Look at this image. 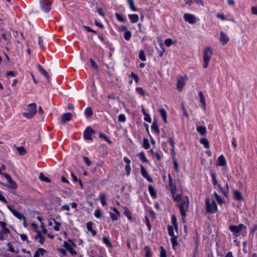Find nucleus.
<instances>
[{
	"label": "nucleus",
	"mask_w": 257,
	"mask_h": 257,
	"mask_svg": "<svg viewBox=\"0 0 257 257\" xmlns=\"http://www.w3.org/2000/svg\"><path fill=\"white\" fill-rule=\"evenodd\" d=\"M169 177V186L170 189V191L172 194H175L176 192V187L174 183L173 182V180L170 174L168 175Z\"/></svg>",
	"instance_id": "9d476101"
},
{
	"label": "nucleus",
	"mask_w": 257,
	"mask_h": 257,
	"mask_svg": "<svg viewBox=\"0 0 257 257\" xmlns=\"http://www.w3.org/2000/svg\"><path fill=\"white\" fill-rule=\"evenodd\" d=\"M16 75H17V73L13 71H8L7 73V75L8 76H13V77H15L16 76Z\"/></svg>",
	"instance_id": "338daca9"
},
{
	"label": "nucleus",
	"mask_w": 257,
	"mask_h": 257,
	"mask_svg": "<svg viewBox=\"0 0 257 257\" xmlns=\"http://www.w3.org/2000/svg\"><path fill=\"white\" fill-rule=\"evenodd\" d=\"M145 251V257H152L153 255L152 251L149 246H145L144 247Z\"/></svg>",
	"instance_id": "a878e982"
},
{
	"label": "nucleus",
	"mask_w": 257,
	"mask_h": 257,
	"mask_svg": "<svg viewBox=\"0 0 257 257\" xmlns=\"http://www.w3.org/2000/svg\"><path fill=\"white\" fill-rule=\"evenodd\" d=\"M150 145L149 142V140L147 138L143 139V147L146 149L148 150L150 148Z\"/></svg>",
	"instance_id": "ea45409f"
},
{
	"label": "nucleus",
	"mask_w": 257,
	"mask_h": 257,
	"mask_svg": "<svg viewBox=\"0 0 257 257\" xmlns=\"http://www.w3.org/2000/svg\"><path fill=\"white\" fill-rule=\"evenodd\" d=\"M115 17L117 20L119 22H124L126 21V18H124L122 14L116 13Z\"/></svg>",
	"instance_id": "4c0bfd02"
},
{
	"label": "nucleus",
	"mask_w": 257,
	"mask_h": 257,
	"mask_svg": "<svg viewBox=\"0 0 257 257\" xmlns=\"http://www.w3.org/2000/svg\"><path fill=\"white\" fill-rule=\"evenodd\" d=\"M128 4L131 10H132L134 12L138 11V9L135 6L133 0H128Z\"/></svg>",
	"instance_id": "e433bc0d"
},
{
	"label": "nucleus",
	"mask_w": 257,
	"mask_h": 257,
	"mask_svg": "<svg viewBox=\"0 0 257 257\" xmlns=\"http://www.w3.org/2000/svg\"><path fill=\"white\" fill-rule=\"evenodd\" d=\"M199 96L200 97V101L203 105V108L205 109L206 107L205 99L202 91H199Z\"/></svg>",
	"instance_id": "b1692460"
},
{
	"label": "nucleus",
	"mask_w": 257,
	"mask_h": 257,
	"mask_svg": "<svg viewBox=\"0 0 257 257\" xmlns=\"http://www.w3.org/2000/svg\"><path fill=\"white\" fill-rule=\"evenodd\" d=\"M16 149L21 156L24 155L27 152L26 150L23 147H18Z\"/></svg>",
	"instance_id": "58836bf2"
},
{
	"label": "nucleus",
	"mask_w": 257,
	"mask_h": 257,
	"mask_svg": "<svg viewBox=\"0 0 257 257\" xmlns=\"http://www.w3.org/2000/svg\"><path fill=\"white\" fill-rule=\"evenodd\" d=\"M213 194H214V196L215 199H216V201L217 202V203L219 205L222 204L223 202L222 197L221 196H220L219 195H218V194L216 192H214Z\"/></svg>",
	"instance_id": "f704fd0d"
},
{
	"label": "nucleus",
	"mask_w": 257,
	"mask_h": 257,
	"mask_svg": "<svg viewBox=\"0 0 257 257\" xmlns=\"http://www.w3.org/2000/svg\"><path fill=\"white\" fill-rule=\"evenodd\" d=\"M164 44L166 46L169 47L173 44V41L171 38H168L165 40Z\"/></svg>",
	"instance_id": "864d4df0"
},
{
	"label": "nucleus",
	"mask_w": 257,
	"mask_h": 257,
	"mask_svg": "<svg viewBox=\"0 0 257 257\" xmlns=\"http://www.w3.org/2000/svg\"><path fill=\"white\" fill-rule=\"evenodd\" d=\"M39 178L41 181H43L48 183L51 182V180L48 177L45 176L43 173H40Z\"/></svg>",
	"instance_id": "c9c22d12"
},
{
	"label": "nucleus",
	"mask_w": 257,
	"mask_h": 257,
	"mask_svg": "<svg viewBox=\"0 0 257 257\" xmlns=\"http://www.w3.org/2000/svg\"><path fill=\"white\" fill-rule=\"evenodd\" d=\"M131 76L134 78L135 81L136 82H138L139 81V76H138V75H137L136 74H135V73L134 72H132L131 73Z\"/></svg>",
	"instance_id": "680f3d73"
},
{
	"label": "nucleus",
	"mask_w": 257,
	"mask_h": 257,
	"mask_svg": "<svg viewBox=\"0 0 257 257\" xmlns=\"http://www.w3.org/2000/svg\"><path fill=\"white\" fill-rule=\"evenodd\" d=\"M124 38L125 40L128 41L131 39L132 37V33L130 31H126L123 35Z\"/></svg>",
	"instance_id": "a19ab883"
},
{
	"label": "nucleus",
	"mask_w": 257,
	"mask_h": 257,
	"mask_svg": "<svg viewBox=\"0 0 257 257\" xmlns=\"http://www.w3.org/2000/svg\"><path fill=\"white\" fill-rule=\"evenodd\" d=\"M159 112L160 113V114L162 116L163 121L165 123H167V112L166 111L164 108L159 109L158 110Z\"/></svg>",
	"instance_id": "a211bd4d"
},
{
	"label": "nucleus",
	"mask_w": 257,
	"mask_h": 257,
	"mask_svg": "<svg viewBox=\"0 0 257 257\" xmlns=\"http://www.w3.org/2000/svg\"><path fill=\"white\" fill-rule=\"evenodd\" d=\"M152 130H154L157 134H160V131L156 120H154L151 125Z\"/></svg>",
	"instance_id": "c85d7f7f"
},
{
	"label": "nucleus",
	"mask_w": 257,
	"mask_h": 257,
	"mask_svg": "<svg viewBox=\"0 0 257 257\" xmlns=\"http://www.w3.org/2000/svg\"><path fill=\"white\" fill-rule=\"evenodd\" d=\"M102 241L108 247L111 248L112 247V244L111 242L109 240L108 237H104L102 238Z\"/></svg>",
	"instance_id": "7c9ffc66"
},
{
	"label": "nucleus",
	"mask_w": 257,
	"mask_h": 257,
	"mask_svg": "<svg viewBox=\"0 0 257 257\" xmlns=\"http://www.w3.org/2000/svg\"><path fill=\"white\" fill-rule=\"evenodd\" d=\"M200 143L204 146L205 148L209 149L210 148V143L207 139L202 138L200 139Z\"/></svg>",
	"instance_id": "4be33fe9"
},
{
	"label": "nucleus",
	"mask_w": 257,
	"mask_h": 257,
	"mask_svg": "<svg viewBox=\"0 0 257 257\" xmlns=\"http://www.w3.org/2000/svg\"><path fill=\"white\" fill-rule=\"evenodd\" d=\"M160 257H167V253L165 249L163 246H160Z\"/></svg>",
	"instance_id": "de8ad7c7"
},
{
	"label": "nucleus",
	"mask_w": 257,
	"mask_h": 257,
	"mask_svg": "<svg viewBox=\"0 0 257 257\" xmlns=\"http://www.w3.org/2000/svg\"><path fill=\"white\" fill-rule=\"evenodd\" d=\"M140 159L142 160L143 162L148 163L149 161L147 159L145 155L144 152H141L139 154Z\"/></svg>",
	"instance_id": "3c124183"
},
{
	"label": "nucleus",
	"mask_w": 257,
	"mask_h": 257,
	"mask_svg": "<svg viewBox=\"0 0 257 257\" xmlns=\"http://www.w3.org/2000/svg\"><path fill=\"white\" fill-rule=\"evenodd\" d=\"M28 112H23V115L27 119L32 118L37 112V105L35 103H32L27 106Z\"/></svg>",
	"instance_id": "7ed1b4c3"
},
{
	"label": "nucleus",
	"mask_w": 257,
	"mask_h": 257,
	"mask_svg": "<svg viewBox=\"0 0 257 257\" xmlns=\"http://www.w3.org/2000/svg\"><path fill=\"white\" fill-rule=\"evenodd\" d=\"M167 229L168 231V234L171 237L175 236L174 232V228L171 225H168Z\"/></svg>",
	"instance_id": "79ce46f5"
},
{
	"label": "nucleus",
	"mask_w": 257,
	"mask_h": 257,
	"mask_svg": "<svg viewBox=\"0 0 257 257\" xmlns=\"http://www.w3.org/2000/svg\"><path fill=\"white\" fill-rule=\"evenodd\" d=\"M2 175L6 178V179L7 180L8 182L10 184V188H11L12 189H15L17 188V185L16 183L14 181L10 176V175L6 173H2Z\"/></svg>",
	"instance_id": "0eeeda50"
},
{
	"label": "nucleus",
	"mask_w": 257,
	"mask_h": 257,
	"mask_svg": "<svg viewBox=\"0 0 257 257\" xmlns=\"http://www.w3.org/2000/svg\"><path fill=\"white\" fill-rule=\"evenodd\" d=\"M98 38L101 40V41L106 46H109V42L107 38L105 36H104L103 35H99Z\"/></svg>",
	"instance_id": "393cba45"
},
{
	"label": "nucleus",
	"mask_w": 257,
	"mask_h": 257,
	"mask_svg": "<svg viewBox=\"0 0 257 257\" xmlns=\"http://www.w3.org/2000/svg\"><path fill=\"white\" fill-rule=\"evenodd\" d=\"M216 17L221 19L222 21L226 20V18L225 17V16L223 14H217L216 15Z\"/></svg>",
	"instance_id": "774afa93"
},
{
	"label": "nucleus",
	"mask_w": 257,
	"mask_h": 257,
	"mask_svg": "<svg viewBox=\"0 0 257 257\" xmlns=\"http://www.w3.org/2000/svg\"><path fill=\"white\" fill-rule=\"evenodd\" d=\"M85 115L87 117H91L93 114V111L90 107H87L84 111Z\"/></svg>",
	"instance_id": "72a5a7b5"
},
{
	"label": "nucleus",
	"mask_w": 257,
	"mask_h": 257,
	"mask_svg": "<svg viewBox=\"0 0 257 257\" xmlns=\"http://www.w3.org/2000/svg\"><path fill=\"white\" fill-rule=\"evenodd\" d=\"M136 91L137 92H138L139 94L143 96H145L146 94L145 91L143 89L142 87H137L136 88Z\"/></svg>",
	"instance_id": "c03bdc74"
},
{
	"label": "nucleus",
	"mask_w": 257,
	"mask_h": 257,
	"mask_svg": "<svg viewBox=\"0 0 257 257\" xmlns=\"http://www.w3.org/2000/svg\"><path fill=\"white\" fill-rule=\"evenodd\" d=\"M92 225L93 223L91 221L88 222L86 223V227L88 231L90 232L92 231Z\"/></svg>",
	"instance_id": "13d9d810"
},
{
	"label": "nucleus",
	"mask_w": 257,
	"mask_h": 257,
	"mask_svg": "<svg viewBox=\"0 0 257 257\" xmlns=\"http://www.w3.org/2000/svg\"><path fill=\"white\" fill-rule=\"evenodd\" d=\"M210 176L212 179L213 184L214 185H218V182H217V180L216 179V177L215 174L211 172L210 173Z\"/></svg>",
	"instance_id": "37998d69"
},
{
	"label": "nucleus",
	"mask_w": 257,
	"mask_h": 257,
	"mask_svg": "<svg viewBox=\"0 0 257 257\" xmlns=\"http://www.w3.org/2000/svg\"><path fill=\"white\" fill-rule=\"evenodd\" d=\"M205 208L208 213H214L217 211V206L215 201L209 197L205 199Z\"/></svg>",
	"instance_id": "f03ea898"
},
{
	"label": "nucleus",
	"mask_w": 257,
	"mask_h": 257,
	"mask_svg": "<svg viewBox=\"0 0 257 257\" xmlns=\"http://www.w3.org/2000/svg\"><path fill=\"white\" fill-rule=\"evenodd\" d=\"M46 251L43 248H39L36 250L34 253V257H40V255H44Z\"/></svg>",
	"instance_id": "dca6fc26"
},
{
	"label": "nucleus",
	"mask_w": 257,
	"mask_h": 257,
	"mask_svg": "<svg viewBox=\"0 0 257 257\" xmlns=\"http://www.w3.org/2000/svg\"><path fill=\"white\" fill-rule=\"evenodd\" d=\"M160 46L162 49V50H158V53H159V56L160 57H162L163 56L165 50H164V45H163V43H160Z\"/></svg>",
	"instance_id": "603ef678"
},
{
	"label": "nucleus",
	"mask_w": 257,
	"mask_h": 257,
	"mask_svg": "<svg viewBox=\"0 0 257 257\" xmlns=\"http://www.w3.org/2000/svg\"><path fill=\"white\" fill-rule=\"evenodd\" d=\"M13 214L20 220H25V216L20 212L16 210L13 211Z\"/></svg>",
	"instance_id": "5701e85b"
},
{
	"label": "nucleus",
	"mask_w": 257,
	"mask_h": 257,
	"mask_svg": "<svg viewBox=\"0 0 257 257\" xmlns=\"http://www.w3.org/2000/svg\"><path fill=\"white\" fill-rule=\"evenodd\" d=\"M141 172L143 177L146 178L149 182H152V178L149 176L147 170L142 165H141Z\"/></svg>",
	"instance_id": "9b49d317"
},
{
	"label": "nucleus",
	"mask_w": 257,
	"mask_h": 257,
	"mask_svg": "<svg viewBox=\"0 0 257 257\" xmlns=\"http://www.w3.org/2000/svg\"><path fill=\"white\" fill-rule=\"evenodd\" d=\"M185 85V82L183 78H180L178 79L177 87L179 91H181Z\"/></svg>",
	"instance_id": "f3484780"
},
{
	"label": "nucleus",
	"mask_w": 257,
	"mask_h": 257,
	"mask_svg": "<svg viewBox=\"0 0 257 257\" xmlns=\"http://www.w3.org/2000/svg\"><path fill=\"white\" fill-rule=\"evenodd\" d=\"M170 240H171V243L172 245V247L174 248L175 246L176 245H177L178 244L177 236H175L172 237L170 239Z\"/></svg>",
	"instance_id": "a18cd8bd"
},
{
	"label": "nucleus",
	"mask_w": 257,
	"mask_h": 257,
	"mask_svg": "<svg viewBox=\"0 0 257 257\" xmlns=\"http://www.w3.org/2000/svg\"><path fill=\"white\" fill-rule=\"evenodd\" d=\"M94 215L95 217L100 218L101 217V212L99 209L95 210L94 211Z\"/></svg>",
	"instance_id": "6e6d98bb"
},
{
	"label": "nucleus",
	"mask_w": 257,
	"mask_h": 257,
	"mask_svg": "<svg viewBox=\"0 0 257 257\" xmlns=\"http://www.w3.org/2000/svg\"><path fill=\"white\" fill-rule=\"evenodd\" d=\"M7 246L9 247L8 251H9L10 252H15V250L13 246L12 245V243L11 242H8L7 243Z\"/></svg>",
	"instance_id": "bf43d9fd"
},
{
	"label": "nucleus",
	"mask_w": 257,
	"mask_h": 257,
	"mask_svg": "<svg viewBox=\"0 0 257 257\" xmlns=\"http://www.w3.org/2000/svg\"><path fill=\"white\" fill-rule=\"evenodd\" d=\"M120 214H119L118 213L116 214V213H113L112 212L110 213V217L113 221L117 220L118 218V217L120 216Z\"/></svg>",
	"instance_id": "8fccbe9b"
},
{
	"label": "nucleus",
	"mask_w": 257,
	"mask_h": 257,
	"mask_svg": "<svg viewBox=\"0 0 257 257\" xmlns=\"http://www.w3.org/2000/svg\"><path fill=\"white\" fill-rule=\"evenodd\" d=\"M106 196L105 194L100 193L99 194V200H100V201L101 204L103 206H104V205H106V204H107L106 201Z\"/></svg>",
	"instance_id": "bb28decb"
},
{
	"label": "nucleus",
	"mask_w": 257,
	"mask_h": 257,
	"mask_svg": "<svg viewBox=\"0 0 257 257\" xmlns=\"http://www.w3.org/2000/svg\"><path fill=\"white\" fill-rule=\"evenodd\" d=\"M95 133V131L90 127H87L83 133V136L86 140H92V135Z\"/></svg>",
	"instance_id": "6e6552de"
},
{
	"label": "nucleus",
	"mask_w": 257,
	"mask_h": 257,
	"mask_svg": "<svg viewBox=\"0 0 257 257\" xmlns=\"http://www.w3.org/2000/svg\"><path fill=\"white\" fill-rule=\"evenodd\" d=\"M220 41L222 43L223 45L227 44L229 40V38L228 36L222 31H220Z\"/></svg>",
	"instance_id": "f8f14e48"
},
{
	"label": "nucleus",
	"mask_w": 257,
	"mask_h": 257,
	"mask_svg": "<svg viewBox=\"0 0 257 257\" xmlns=\"http://www.w3.org/2000/svg\"><path fill=\"white\" fill-rule=\"evenodd\" d=\"M171 222L173 226L174 227L175 229L177 230L178 229V224L177 221L176 216L173 215L171 216Z\"/></svg>",
	"instance_id": "473e14b6"
},
{
	"label": "nucleus",
	"mask_w": 257,
	"mask_h": 257,
	"mask_svg": "<svg viewBox=\"0 0 257 257\" xmlns=\"http://www.w3.org/2000/svg\"><path fill=\"white\" fill-rule=\"evenodd\" d=\"M72 114L71 113L67 112L62 114L61 116V121L64 123L66 121H68L72 119Z\"/></svg>",
	"instance_id": "ddd939ff"
},
{
	"label": "nucleus",
	"mask_w": 257,
	"mask_h": 257,
	"mask_svg": "<svg viewBox=\"0 0 257 257\" xmlns=\"http://www.w3.org/2000/svg\"><path fill=\"white\" fill-rule=\"evenodd\" d=\"M212 55V51L210 47H206L203 51V67L206 68L208 66L209 61Z\"/></svg>",
	"instance_id": "20e7f679"
},
{
	"label": "nucleus",
	"mask_w": 257,
	"mask_h": 257,
	"mask_svg": "<svg viewBox=\"0 0 257 257\" xmlns=\"http://www.w3.org/2000/svg\"><path fill=\"white\" fill-rule=\"evenodd\" d=\"M183 18L185 21L188 22L190 24H194L196 22L195 16L190 14H185Z\"/></svg>",
	"instance_id": "1a4fd4ad"
},
{
	"label": "nucleus",
	"mask_w": 257,
	"mask_h": 257,
	"mask_svg": "<svg viewBox=\"0 0 257 257\" xmlns=\"http://www.w3.org/2000/svg\"><path fill=\"white\" fill-rule=\"evenodd\" d=\"M125 171L127 176H129L131 171V168L130 165H126L125 167Z\"/></svg>",
	"instance_id": "052dcab7"
},
{
	"label": "nucleus",
	"mask_w": 257,
	"mask_h": 257,
	"mask_svg": "<svg viewBox=\"0 0 257 257\" xmlns=\"http://www.w3.org/2000/svg\"><path fill=\"white\" fill-rule=\"evenodd\" d=\"M53 0H40L41 9L45 13H48L52 8Z\"/></svg>",
	"instance_id": "423d86ee"
},
{
	"label": "nucleus",
	"mask_w": 257,
	"mask_h": 257,
	"mask_svg": "<svg viewBox=\"0 0 257 257\" xmlns=\"http://www.w3.org/2000/svg\"><path fill=\"white\" fill-rule=\"evenodd\" d=\"M218 165L219 166H224L226 165V161L223 155H220L218 158Z\"/></svg>",
	"instance_id": "2eb2a0df"
},
{
	"label": "nucleus",
	"mask_w": 257,
	"mask_h": 257,
	"mask_svg": "<svg viewBox=\"0 0 257 257\" xmlns=\"http://www.w3.org/2000/svg\"><path fill=\"white\" fill-rule=\"evenodd\" d=\"M189 205L188 198L187 196H184L181 201L178 203L177 206L179 207L181 216H182V221L185 222V218L186 216V212L188 210Z\"/></svg>",
	"instance_id": "f257e3e1"
},
{
	"label": "nucleus",
	"mask_w": 257,
	"mask_h": 257,
	"mask_svg": "<svg viewBox=\"0 0 257 257\" xmlns=\"http://www.w3.org/2000/svg\"><path fill=\"white\" fill-rule=\"evenodd\" d=\"M229 229L234 235L237 237L241 230H246V227L243 224L240 223L238 225H231L229 226Z\"/></svg>",
	"instance_id": "39448f33"
},
{
	"label": "nucleus",
	"mask_w": 257,
	"mask_h": 257,
	"mask_svg": "<svg viewBox=\"0 0 257 257\" xmlns=\"http://www.w3.org/2000/svg\"><path fill=\"white\" fill-rule=\"evenodd\" d=\"M197 132L201 135L203 136L206 133V128L205 126L200 125L196 128Z\"/></svg>",
	"instance_id": "aec40b11"
},
{
	"label": "nucleus",
	"mask_w": 257,
	"mask_h": 257,
	"mask_svg": "<svg viewBox=\"0 0 257 257\" xmlns=\"http://www.w3.org/2000/svg\"><path fill=\"white\" fill-rule=\"evenodd\" d=\"M126 120V117L124 114H120L118 115V121L120 122H125Z\"/></svg>",
	"instance_id": "4d7b16f0"
},
{
	"label": "nucleus",
	"mask_w": 257,
	"mask_h": 257,
	"mask_svg": "<svg viewBox=\"0 0 257 257\" xmlns=\"http://www.w3.org/2000/svg\"><path fill=\"white\" fill-rule=\"evenodd\" d=\"M218 187L220 190V191L223 193V194L225 196H226L229 191L228 183H226V190H225V189L223 187H221V186L220 184H218Z\"/></svg>",
	"instance_id": "c756f323"
},
{
	"label": "nucleus",
	"mask_w": 257,
	"mask_h": 257,
	"mask_svg": "<svg viewBox=\"0 0 257 257\" xmlns=\"http://www.w3.org/2000/svg\"><path fill=\"white\" fill-rule=\"evenodd\" d=\"M123 209L124 210V213L125 216L127 217L128 219H132L131 213L130 211L128 210V208L126 206H124L123 207Z\"/></svg>",
	"instance_id": "49530a36"
},
{
	"label": "nucleus",
	"mask_w": 257,
	"mask_h": 257,
	"mask_svg": "<svg viewBox=\"0 0 257 257\" xmlns=\"http://www.w3.org/2000/svg\"><path fill=\"white\" fill-rule=\"evenodd\" d=\"M148 190H149L150 194L151 195V196L152 197H153V198L156 197V196H157L156 191H155V189L154 188V187L152 186H151V185L149 186Z\"/></svg>",
	"instance_id": "cd10ccee"
},
{
	"label": "nucleus",
	"mask_w": 257,
	"mask_h": 257,
	"mask_svg": "<svg viewBox=\"0 0 257 257\" xmlns=\"http://www.w3.org/2000/svg\"><path fill=\"white\" fill-rule=\"evenodd\" d=\"M139 58L143 61L146 60L145 52L143 50H141L139 52Z\"/></svg>",
	"instance_id": "09e8293b"
},
{
	"label": "nucleus",
	"mask_w": 257,
	"mask_h": 257,
	"mask_svg": "<svg viewBox=\"0 0 257 257\" xmlns=\"http://www.w3.org/2000/svg\"><path fill=\"white\" fill-rule=\"evenodd\" d=\"M173 195V200L175 202H177L178 203L181 201L182 199L184 197L181 194H177L176 195Z\"/></svg>",
	"instance_id": "2f4dec72"
},
{
	"label": "nucleus",
	"mask_w": 257,
	"mask_h": 257,
	"mask_svg": "<svg viewBox=\"0 0 257 257\" xmlns=\"http://www.w3.org/2000/svg\"><path fill=\"white\" fill-rule=\"evenodd\" d=\"M233 197L236 200L241 201L243 199L241 193L237 190L233 191Z\"/></svg>",
	"instance_id": "4468645a"
},
{
	"label": "nucleus",
	"mask_w": 257,
	"mask_h": 257,
	"mask_svg": "<svg viewBox=\"0 0 257 257\" xmlns=\"http://www.w3.org/2000/svg\"><path fill=\"white\" fill-rule=\"evenodd\" d=\"M20 236L21 237V239L23 240V241H27V242H29L28 240V236L27 235V234H20Z\"/></svg>",
	"instance_id": "69168bd1"
},
{
	"label": "nucleus",
	"mask_w": 257,
	"mask_h": 257,
	"mask_svg": "<svg viewBox=\"0 0 257 257\" xmlns=\"http://www.w3.org/2000/svg\"><path fill=\"white\" fill-rule=\"evenodd\" d=\"M37 67L42 74H43L48 80H49V76L47 72L42 68V66H41L40 64H38Z\"/></svg>",
	"instance_id": "412c9836"
},
{
	"label": "nucleus",
	"mask_w": 257,
	"mask_h": 257,
	"mask_svg": "<svg viewBox=\"0 0 257 257\" xmlns=\"http://www.w3.org/2000/svg\"><path fill=\"white\" fill-rule=\"evenodd\" d=\"M128 17L132 23H137L139 21V16L137 14H129Z\"/></svg>",
	"instance_id": "6ab92c4d"
},
{
	"label": "nucleus",
	"mask_w": 257,
	"mask_h": 257,
	"mask_svg": "<svg viewBox=\"0 0 257 257\" xmlns=\"http://www.w3.org/2000/svg\"><path fill=\"white\" fill-rule=\"evenodd\" d=\"M0 233H2L3 234H9L10 233V230L8 228H7L6 227L5 228H2V229L0 231Z\"/></svg>",
	"instance_id": "e2e57ef3"
},
{
	"label": "nucleus",
	"mask_w": 257,
	"mask_h": 257,
	"mask_svg": "<svg viewBox=\"0 0 257 257\" xmlns=\"http://www.w3.org/2000/svg\"><path fill=\"white\" fill-rule=\"evenodd\" d=\"M83 162L88 166H90L91 164V162L89 160V158L87 157L83 156Z\"/></svg>",
	"instance_id": "5fc2aeb1"
},
{
	"label": "nucleus",
	"mask_w": 257,
	"mask_h": 257,
	"mask_svg": "<svg viewBox=\"0 0 257 257\" xmlns=\"http://www.w3.org/2000/svg\"><path fill=\"white\" fill-rule=\"evenodd\" d=\"M90 64H91V65L92 66V67L95 69H97L98 67V65H97L96 63L92 59H90Z\"/></svg>",
	"instance_id": "0e129e2a"
}]
</instances>
